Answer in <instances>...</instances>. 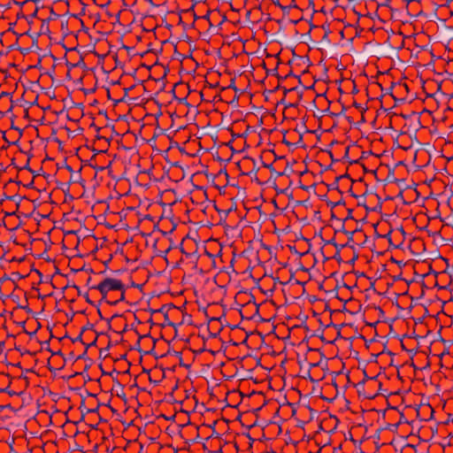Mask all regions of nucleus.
<instances>
[{
	"mask_svg": "<svg viewBox=\"0 0 453 453\" xmlns=\"http://www.w3.org/2000/svg\"><path fill=\"white\" fill-rule=\"evenodd\" d=\"M96 289H98L100 293L104 296L110 291L113 290L123 291L124 285L119 280L106 278L97 285Z\"/></svg>",
	"mask_w": 453,
	"mask_h": 453,
	"instance_id": "obj_1",
	"label": "nucleus"
}]
</instances>
